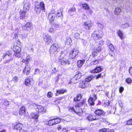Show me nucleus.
<instances>
[{"mask_svg": "<svg viewBox=\"0 0 132 132\" xmlns=\"http://www.w3.org/2000/svg\"><path fill=\"white\" fill-rule=\"evenodd\" d=\"M103 32L101 30H98L94 31L92 34V37L95 40L101 39L103 36Z\"/></svg>", "mask_w": 132, "mask_h": 132, "instance_id": "1", "label": "nucleus"}, {"mask_svg": "<svg viewBox=\"0 0 132 132\" xmlns=\"http://www.w3.org/2000/svg\"><path fill=\"white\" fill-rule=\"evenodd\" d=\"M59 48V46L58 44H54L52 45L50 50V54L51 55L53 54L54 56H55V54L57 53Z\"/></svg>", "mask_w": 132, "mask_h": 132, "instance_id": "2", "label": "nucleus"}, {"mask_svg": "<svg viewBox=\"0 0 132 132\" xmlns=\"http://www.w3.org/2000/svg\"><path fill=\"white\" fill-rule=\"evenodd\" d=\"M45 5L43 2H41L39 5L36 4L35 5V10L37 14H39L41 10H44Z\"/></svg>", "mask_w": 132, "mask_h": 132, "instance_id": "3", "label": "nucleus"}, {"mask_svg": "<svg viewBox=\"0 0 132 132\" xmlns=\"http://www.w3.org/2000/svg\"><path fill=\"white\" fill-rule=\"evenodd\" d=\"M85 102V101H84L82 102H79L78 103L76 104L75 106L76 108H78V109L76 110L75 112L79 116H80L82 115L83 113L82 109L79 107L82 105Z\"/></svg>", "mask_w": 132, "mask_h": 132, "instance_id": "4", "label": "nucleus"}, {"mask_svg": "<svg viewBox=\"0 0 132 132\" xmlns=\"http://www.w3.org/2000/svg\"><path fill=\"white\" fill-rule=\"evenodd\" d=\"M79 52L78 48H76L72 49L70 52L69 56L71 58H74Z\"/></svg>", "mask_w": 132, "mask_h": 132, "instance_id": "5", "label": "nucleus"}, {"mask_svg": "<svg viewBox=\"0 0 132 132\" xmlns=\"http://www.w3.org/2000/svg\"><path fill=\"white\" fill-rule=\"evenodd\" d=\"M97 98L96 95L94 93H92L88 100V102L91 105H94V102Z\"/></svg>", "mask_w": 132, "mask_h": 132, "instance_id": "6", "label": "nucleus"}, {"mask_svg": "<svg viewBox=\"0 0 132 132\" xmlns=\"http://www.w3.org/2000/svg\"><path fill=\"white\" fill-rule=\"evenodd\" d=\"M11 56L12 55L10 53H6L4 54L3 55V59L5 60L4 63H6L12 61V59Z\"/></svg>", "mask_w": 132, "mask_h": 132, "instance_id": "7", "label": "nucleus"}, {"mask_svg": "<svg viewBox=\"0 0 132 132\" xmlns=\"http://www.w3.org/2000/svg\"><path fill=\"white\" fill-rule=\"evenodd\" d=\"M31 4L28 1H24V2L23 11L24 12H27L30 9Z\"/></svg>", "mask_w": 132, "mask_h": 132, "instance_id": "8", "label": "nucleus"}, {"mask_svg": "<svg viewBox=\"0 0 132 132\" xmlns=\"http://www.w3.org/2000/svg\"><path fill=\"white\" fill-rule=\"evenodd\" d=\"M93 23L89 21H84L83 24L84 28L86 30H89L92 27Z\"/></svg>", "mask_w": 132, "mask_h": 132, "instance_id": "9", "label": "nucleus"}, {"mask_svg": "<svg viewBox=\"0 0 132 132\" xmlns=\"http://www.w3.org/2000/svg\"><path fill=\"white\" fill-rule=\"evenodd\" d=\"M55 17V11L54 10H52L48 14V19L52 21L54 20Z\"/></svg>", "mask_w": 132, "mask_h": 132, "instance_id": "10", "label": "nucleus"}, {"mask_svg": "<svg viewBox=\"0 0 132 132\" xmlns=\"http://www.w3.org/2000/svg\"><path fill=\"white\" fill-rule=\"evenodd\" d=\"M61 120L59 119H51L48 121V125L50 126H53L57 124L60 122Z\"/></svg>", "mask_w": 132, "mask_h": 132, "instance_id": "11", "label": "nucleus"}, {"mask_svg": "<svg viewBox=\"0 0 132 132\" xmlns=\"http://www.w3.org/2000/svg\"><path fill=\"white\" fill-rule=\"evenodd\" d=\"M86 118L88 120L90 121L97 120L99 119V117L97 116L92 114H90L88 115L87 116Z\"/></svg>", "mask_w": 132, "mask_h": 132, "instance_id": "12", "label": "nucleus"}, {"mask_svg": "<svg viewBox=\"0 0 132 132\" xmlns=\"http://www.w3.org/2000/svg\"><path fill=\"white\" fill-rule=\"evenodd\" d=\"M43 39L46 43L49 44L52 41V38L48 34H47L43 36Z\"/></svg>", "mask_w": 132, "mask_h": 132, "instance_id": "13", "label": "nucleus"}, {"mask_svg": "<svg viewBox=\"0 0 132 132\" xmlns=\"http://www.w3.org/2000/svg\"><path fill=\"white\" fill-rule=\"evenodd\" d=\"M35 106V110L37 113H39L42 112L43 113L46 112V110H44V107L42 106L36 105Z\"/></svg>", "mask_w": 132, "mask_h": 132, "instance_id": "14", "label": "nucleus"}, {"mask_svg": "<svg viewBox=\"0 0 132 132\" xmlns=\"http://www.w3.org/2000/svg\"><path fill=\"white\" fill-rule=\"evenodd\" d=\"M31 24L30 23L27 22L25 26H23L22 27V30L30 32L31 29Z\"/></svg>", "mask_w": 132, "mask_h": 132, "instance_id": "15", "label": "nucleus"}, {"mask_svg": "<svg viewBox=\"0 0 132 132\" xmlns=\"http://www.w3.org/2000/svg\"><path fill=\"white\" fill-rule=\"evenodd\" d=\"M59 62L62 65H69L70 64L69 61L64 58L60 59Z\"/></svg>", "mask_w": 132, "mask_h": 132, "instance_id": "16", "label": "nucleus"}, {"mask_svg": "<svg viewBox=\"0 0 132 132\" xmlns=\"http://www.w3.org/2000/svg\"><path fill=\"white\" fill-rule=\"evenodd\" d=\"M30 70V68L28 65H27L23 70V73L26 74L27 75H28L29 74Z\"/></svg>", "mask_w": 132, "mask_h": 132, "instance_id": "17", "label": "nucleus"}, {"mask_svg": "<svg viewBox=\"0 0 132 132\" xmlns=\"http://www.w3.org/2000/svg\"><path fill=\"white\" fill-rule=\"evenodd\" d=\"M13 50L15 53H20L21 51V48L18 46H14L13 47Z\"/></svg>", "mask_w": 132, "mask_h": 132, "instance_id": "18", "label": "nucleus"}, {"mask_svg": "<svg viewBox=\"0 0 132 132\" xmlns=\"http://www.w3.org/2000/svg\"><path fill=\"white\" fill-rule=\"evenodd\" d=\"M23 125L21 123H18L14 127V129L20 130H21L23 127Z\"/></svg>", "mask_w": 132, "mask_h": 132, "instance_id": "19", "label": "nucleus"}, {"mask_svg": "<svg viewBox=\"0 0 132 132\" xmlns=\"http://www.w3.org/2000/svg\"><path fill=\"white\" fill-rule=\"evenodd\" d=\"M26 113L25 109L24 106L22 107L20 109L19 113L20 115L24 116Z\"/></svg>", "mask_w": 132, "mask_h": 132, "instance_id": "20", "label": "nucleus"}, {"mask_svg": "<svg viewBox=\"0 0 132 132\" xmlns=\"http://www.w3.org/2000/svg\"><path fill=\"white\" fill-rule=\"evenodd\" d=\"M88 85L87 82L85 81H82L80 84L79 87L81 88H84Z\"/></svg>", "mask_w": 132, "mask_h": 132, "instance_id": "21", "label": "nucleus"}, {"mask_svg": "<svg viewBox=\"0 0 132 132\" xmlns=\"http://www.w3.org/2000/svg\"><path fill=\"white\" fill-rule=\"evenodd\" d=\"M101 70V69L100 67H97L94 69L90 71V72L91 73H96L100 72Z\"/></svg>", "mask_w": 132, "mask_h": 132, "instance_id": "22", "label": "nucleus"}, {"mask_svg": "<svg viewBox=\"0 0 132 132\" xmlns=\"http://www.w3.org/2000/svg\"><path fill=\"white\" fill-rule=\"evenodd\" d=\"M85 60H78L77 62V64L78 67L79 68L81 67L85 63Z\"/></svg>", "mask_w": 132, "mask_h": 132, "instance_id": "23", "label": "nucleus"}, {"mask_svg": "<svg viewBox=\"0 0 132 132\" xmlns=\"http://www.w3.org/2000/svg\"><path fill=\"white\" fill-rule=\"evenodd\" d=\"M82 97V95L80 94H78L77 96L74 98L73 101L75 102L80 101Z\"/></svg>", "mask_w": 132, "mask_h": 132, "instance_id": "24", "label": "nucleus"}, {"mask_svg": "<svg viewBox=\"0 0 132 132\" xmlns=\"http://www.w3.org/2000/svg\"><path fill=\"white\" fill-rule=\"evenodd\" d=\"M76 11V9L74 7L70 8L68 11L69 14L71 15L73 13L75 12Z\"/></svg>", "mask_w": 132, "mask_h": 132, "instance_id": "25", "label": "nucleus"}, {"mask_svg": "<svg viewBox=\"0 0 132 132\" xmlns=\"http://www.w3.org/2000/svg\"><path fill=\"white\" fill-rule=\"evenodd\" d=\"M31 116L32 119H38L39 117V115L35 113H31Z\"/></svg>", "mask_w": 132, "mask_h": 132, "instance_id": "26", "label": "nucleus"}, {"mask_svg": "<svg viewBox=\"0 0 132 132\" xmlns=\"http://www.w3.org/2000/svg\"><path fill=\"white\" fill-rule=\"evenodd\" d=\"M66 90H57L56 91V96H57V94H63L64 93L66 92Z\"/></svg>", "mask_w": 132, "mask_h": 132, "instance_id": "27", "label": "nucleus"}, {"mask_svg": "<svg viewBox=\"0 0 132 132\" xmlns=\"http://www.w3.org/2000/svg\"><path fill=\"white\" fill-rule=\"evenodd\" d=\"M26 12H24L23 11H21L20 13V18L21 19H22L25 18L26 15L25 13Z\"/></svg>", "mask_w": 132, "mask_h": 132, "instance_id": "28", "label": "nucleus"}, {"mask_svg": "<svg viewBox=\"0 0 132 132\" xmlns=\"http://www.w3.org/2000/svg\"><path fill=\"white\" fill-rule=\"evenodd\" d=\"M95 113L96 115L100 116L103 113V111L101 110L97 109L95 111Z\"/></svg>", "mask_w": 132, "mask_h": 132, "instance_id": "29", "label": "nucleus"}, {"mask_svg": "<svg viewBox=\"0 0 132 132\" xmlns=\"http://www.w3.org/2000/svg\"><path fill=\"white\" fill-rule=\"evenodd\" d=\"M108 47L110 49L111 52H112V54L111 55V56H115V54L113 51V50H114V49L113 46L112 45V44L110 45L109 46H108Z\"/></svg>", "mask_w": 132, "mask_h": 132, "instance_id": "30", "label": "nucleus"}, {"mask_svg": "<svg viewBox=\"0 0 132 132\" xmlns=\"http://www.w3.org/2000/svg\"><path fill=\"white\" fill-rule=\"evenodd\" d=\"M93 76L90 75L87 77L85 79V80L86 82H89L93 78Z\"/></svg>", "mask_w": 132, "mask_h": 132, "instance_id": "31", "label": "nucleus"}, {"mask_svg": "<svg viewBox=\"0 0 132 132\" xmlns=\"http://www.w3.org/2000/svg\"><path fill=\"white\" fill-rule=\"evenodd\" d=\"M82 8L86 10H88L89 9V5L86 3H84L82 5Z\"/></svg>", "mask_w": 132, "mask_h": 132, "instance_id": "32", "label": "nucleus"}, {"mask_svg": "<svg viewBox=\"0 0 132 132\" xmlns=\"http://www.w3.org/2000/svg\"><path fill=\"white\" fill-rule=\"evenodd\" d=\"M117 34L118 36L122 39L123 38V36L122 32L120 30H119L117 32Z\"/></svg>", "mask_w": 132, "mask_h": 132, "instance_id": "33", "label": "nucleus"}, {"mask_svg": "<svg viewBox=\"0 0 132 132\" xmlns=\"http://www.w3.org/2000/svg\"><path fill=\"white\" fill-rule=\"evenodd\" d=\"M30 61V57L29 56H27L26 60L23 59L22 61L23 62L28 63Z\"/></svg>", "mask_w": 132, "mask_h": 132, "instance_id": "34", "label": "nucleus"}, {"mask_svg": "<svg viewBox=\"0 0 132 132\" xmlns=\"http://www.w3.org/2000/svg\"><path fill=\"white\" fill-rule=\"evenodd\" d=\"M48 31L50 33H53L55 32V30L54 28L51 27L48 29Z\"/></svg>", "mask_w": 132, "mask_h": 132, "instance_id": "35", "label": "nucleus"}, {"mask_svg": "<svg viewBox=\"0 0 132 132\" xmlns=\"http://www.w3.org/2000/svg\"><path fill=\"white\" fill-rule=\"evenodd\" d=\"M30 80L29 78H26L25 81V84L26 85L28 86L30 84Z\"/></svg>", "mask_w": 132, "mask_h": 132, "instance_id": "36", "label": "nucleus"}, {"mask_svg": "<svg viewBox=\"0 0 132 132\" xmlns=\"http://www.w3.org/2000/svg\"><path fill=\"white\" fill-rule=\"evenodd\" d=\"M60 11H58L56 14V17H60L63 16L62 12L61 10H60Z\"/></svg>", "mask_w": 132, "mask_h": 132, "instance_id": "37", "label": "nucleus"}, {"mask_svg": "<svg viewBox=\"0 0 132 132\" xmlns=\"http://www.w3.org/2000/svg\"><path fill=\"white\" fill-rule=\"evenodd\" d=\"M81 77L80 73H78V75H76L75 77L73 78V79L77 80V79H79Z\"/></svg>", "mask_w": 132, "mask_h": 132, "instance_id": "38", "label": "nucleus"}, {"mask_svg": "<svg viewBox=\"0 0 132 132\" xmlns=\"http://www.w3.org/2000/svg\"><path fill=\"white\" fill-rule=\"evenodd\" d=\"M68 109L69 111L71 112H75V111H76V110H75L74 107L72 106H70L69 107H68Z\"/></svg>", "mask_w": 132, "mask_h": 132, "instance_id": "39", "label": "nucleus"}, {"mask_svg": "<svg viewBox=\"0 0 132 132\" xmlns=\"http://www.w3.org/2000/svg\"><path fill=\"white\" fill-rule=\"evenodd\" d=\"M80 34L79 33L77 32L75 34L74 37L75 38L78 39L80 38Z\"/></svg>", "mask_w": 132, "mask_h": 132, "instance_id": "40", "label": "nucleus"}, {"mask_svg": "<svg viewBox=\"0 0 132 132\" xmlns=\"http://www.w3.org/2000/svg\"><path fill=\"white\" fill-rule=\"evenodd\" d=\"M126 124L128 125H132V118L128 120L127 121H126Z\"/></svg>", "mask_w": 132, "mask_h": 132, "instance_id": "41", "label": "nucleus"}, {"mask_svg": "<svg viewBox=\"0 0 132 132\" xmlns=\"http://www.w3.org/2000/svg\"><path fill=\"white\" fill-rule=\"evenodd\" d=\"M82 19L83 22L84 23V21H86L88 20L87 16L84 14H83L82 15Z\"/></svg>", "mask_w": 132, "mask_h": 132, "instance_id": "42", "label": "nucleus"}, {"mask_svg": "<svg viewBox=\"0 0 132 132\" xmlns=\"http://www.w3.org/2000/svg\"><path fill=\"white\" fill-rule=\"evenodd\" d=\"M54 27L56 29H59L61 28V26L59 24H55L54 25Z\"/></svg>", "mask_w": 132, "mask_h": 132, "instance_id": "43", "label": "nucleus"}, {"mask_svg": "<svg viewBox=\"0 0 132 132\" xmlns=\"http://www.w3.org/2000/svg\"><path fill=\"white\" fill-rule=\"evenodd\" d=\"M53 95V93L51 92H49L47 94V96L49 98H51L52 97Z\"/></svg>", "mask_w": 132, "mask_h": 132, "instance_id": "44", "label": "nucleus"}, {"mask_svg": "<svg viewBox=\"0 0 132 132\" xmlns=\"http://www.w3.org/2000/svg\"><path fill=\"white\" fill-rule=\"evenodd\" d=\"M40 72V71L37 68L35 69V72L34 73V74H39Z\"/></svg>", "mask_w": 132, "mask_h": 132, "instance_id": "45", "label": "nucleus"}, {"mask_svg": "<svg viewBox=\"0 0 132 132\" xmlns=\"http://www.w3.org/2000/svg\"><path fill=\"white\" fill-rule=\"evenodd\" d=\"M98 62V61L97 60H95L91 62V65H96L97 64Z\"/></svg>", "mask_w": 132, "mask_h": 132, "instance_id": "46", "label": "nucleus"}, {"mask_svg": "<svg viewBox=\"0 0 132 132\" xmlns=\"http://www.w3.org/2000/svg\"><path fill=\"white\" fill-rule=\"evenodd\" d=\"M126 82L128 84L131 83L132 81V80L130 78H128L126 79Z\"/></svg>", "mask_w": 132, "mask_h": 132, "instance_id": "47", "label": "nucleus"}, {"mask_svg": "<svg viewBox=\"0 0 132 132\" xmlns=\"http://www.w3.org/2000/svg\"><path fill=\"white\" fill-rule=\"evenodd\" d=\"M97 25L98 27L100 28L101 29H102L103 27V24L101 23H97Z\"/></svg>", "mask_w": 132, "mask_h": 132, "instance_id": "48", "label": "nucleus"}, {"mask_svg": "<svg viewBox=\"0 0 132 132\" xmlns=\"http://www.w3.org/2000/svg\"><path fill=\"white\" fill-rule=\"evenodd\" d=\"M121 12V10L120 8L118 7L116 8V14H118L119 13Z\"/></svg>", "mask_w": 132, "mask_h": 132, "instance_id": "49", "label": "nucleus"}, {"mask_svg": "<svg viewBox=\"0 0 132 132\" xmlns=\"http://www.w3.org/2000/svg\"><path fill=\"white\" fill-rule=\"evenodd\" d=\"M104 103L107 106H108L109 105V100H106V101H104Z\"/></svg>", "mask_w": 132, "mask_h": 132, "instance_id": "50", "label": "nucleus"}, {"mask_svg": "<svg viewBox=\"0 0 132 132\" xmlns=\"http://www.w3.org/2000/svg\"><path fill=\"white\" fill-rule=\"evenodd\" d=\"M61 101V100L58 99L56 100L55 101V105H57Z\"/></svg>", "mask_w": 132, "mask_h": 132, "instance_id": "51", "label": "nucleus"}, {"mask_svg": "<svg viewBox=\"0 0 132 132\" xmlns=\"http://www.w3.org/2000/svg\"><path fill=\"white\" fill-rule=\"evenodd\" d=\"M71 39L70 38H68L67 40V43L68 45L70 44L71 43Z\"/></svg>", "mask_w": 132, "mask_h": 132, "instance_id": "52", "label": "nucleus"}, {"mask_svg": "<svg viewBox=\"0 0 132 132\" xmlns=\"http://www.w3.org/2000/svg\"><path fill=\"white\" fill-rule=\"evenodd\" d=\"M101 50V48L100 46H99L97 48H96V51L97 52H100Z\"/></svg>", "mask_w": 132, "mask_h": 132, "instance_id": "53", "label": "nucleus"}, {"mask_svg": "<svg viewBox=\"0 0 132 132\" xmlns=\"http://www.w3.org/2000/svg\"><path fill=\"white\" fill-rule=\"evenodd\" d=\"M97 52L96 51H94L92 52V56L93 57H94L97 55Z\"/></svg>", "mask_w": 132, "mask_h": 132, "instance_id": "54", "label": "nucleus"}, {"mask_svg": "<svg viewBox=\"0 0 132 132\" xmlns=\"http://www.w3.org/2000/svg\"><path fill=\"white\" fill-rule=\"evenodd\" d=\"M119 106L122 108L123 107V104L122 103V102L121 101H119Z\"/></svg>", "mask_w": 132, "mask_h": 132, "instance_id": "55", "label": "nucleus"}, {"mask_svg": "<svg viewBox=\"0 0 132 132\" xmlns=\"http://www.w3.org/2000/svg\"><path fill=\"white\" fill-rule=\"evenodd\" d=\"M107 129H103L100 130V132H107Z\"/></svg>", "mask_w": 132, "mask_h": 132, "instance_id": "56", "label": "nucleus"}, {"mask_svg": "<svg viewBox=\"0 0 132 132\" xmlns=\"http://www.w3.org/2000/svg\"><path fill=\"white\" fill-rule=\"evenodd\" d=\"M124 89L123 87H121L119 89V91L120 93H122L124 90Z\"/></svg>", "mask_w": 132, "mask_h": 132, "instance_id": "57", "label": "nucleus"}, {"mask_svg": "<svg viewBox=\"0 0 132 132\" xmlns=\"http://www.w3.org/2000/svg\"><path fill=\"white\" fill-rule=\"evenodd\" d=\"M104 41L103 40H101L99 42V44L101 46L104 44Z\"/></svg>", "mask_w": 132, "mask_h": 132, "instance_id": "58", "label": "nucleus"}, {"mask_svg": "<svg viewBox=\"0 0 132 132\" xmlns=\"http://www.w3.org/2000/svg\"><path fill=\"white\" fill-rule=\"evenodd\" d=\"M4 104L6 106H7L9 105V102L7 101H5L4 103Z\"/></svg>", "mask_w": 132, "mask_h": 132, "instance_id": "59", "label": "nucleus"}, {"mask_svg": "<svg viewBox=\"0 0 132 132\" xmlns=\"http://www.w3.org/2000/svg\"><path fill=\"white\" fill-rule=\"evenodd\" d=\"M18 79V78L16 76L13 77V80L14 81H16Z\"/></svg>", "mask_w": 132, "mask_h": 132, "instance_id": "60", "label": "nucleus"}, {"mask_svg": "<svg viewBox=\"0 0 132 132\" xmlns=\"http://www.w3.org/2000/svg\"><path fill=\"white\" fill-rule=\"evenodd\" d=\"M129 72L130 75H132V67H131L129 68Z\"/></svg>", "mask_w": 132, "mask_h": 132, "instance_id": "61", "label": "nucleus"}, {"mask_svg": "<svg viewBox=\"0 0 132 132\" xmlns=\"http://www.w3.org/2000/svg\"><path fill=\"white\" fill-rule=\"evenodd\" d=\"M14 55L16 57H19L20 56V53H15L14 54Z\"/></svg>", "mask_w": 132, "mask_h": 132, "instance_id": "62", "label": "nucleus"}, {"mask_svg": "<svg viewBox=\"0 0 132 132\" xmlns=\"http://www.w3.org/2000/svg\"><path fill=\"white\" fill-rule=\"evenodd\" d=\"M129 26L128 24L127 23H126L123 25V27L126 28L128 27Z\"/></svg>", "mask_w": 132, "mask_h": 132, "instance_id": "63", "label": "nucleus"}, {"mask_svg": "<svg viewBox=\"0 0 132 132\" xmlns=\"http://www.w3.org/2000/svg\"><path fill=\"white\" fill-rule=\"evenodd\" d=\"M62 127L61 125H58L57 127V129L58 130H60L61 129Z\"/></svg>", "mask_w": 132, "mask_h": 132, "instance_id": "64", "label": "nucleus"}]
</instances>
